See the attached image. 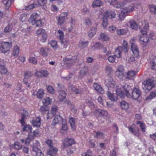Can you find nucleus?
<instances>
[{"label":"nucleus","mask_w":156,"mask_h":156,"mask_svg":"<svg viewBox=\"0 0 156 156\" xmlns=\"http://www.w3.org/2000/svg\"><path fill=\"white\" fill-rule=\"evenodd\" d=\"M105 83L108 88V91H114L120 98H124L126 95L129 96V91L130 87L127 84L122 86L121 85H117L115 81L112 77H109L106 80Z\"/></svg>","instance_id":"1"},{"label":"nucleus","mask_w":156,"mask_h":156,"mask_svg":"<svg viewBox=\"0 0 156 156\" xmlns=\"http://www.w3.org/2000/svg\"><path fill=\"white\" fill-rule=\"evenodd\" d=\"M123 0L121 2H118L117 4L120 5V6L117 8H120V12L119 16V19L120 20H123L127 15L133 12L135 9V4L133 3L128 6H125L128 3H126L123 5Z\"/></svg>","instance_id":"2"},{"label":"nucleus","mask_w":156,"mask_h":156,"mask_svg":"<svg viewBox=\"0 0 156 156\" xmlns=\"http://www.w3.org/2000/svg\"><path fill=\"white\" fill-rule=\"evenodd\" d=\"M142 23L143 27L141 30V35L139 37V40L140 43L144 46L148 42L149 40L147 35L149 25L148 23L146 21H144Z\"/></svg>","instance_id":"3"},{"label":"nucleus","mask_w":156,"mask_h":156,"mask_svg":"<svg viewBox=\"0 0 156 156\" xmlns=\"http://www.w3.org/2000/svg\"><path fill=\"white\" fill-rule=\"evenodd\" d=\"M18 112L21 115V118L20 120V122L23 127V131H26L29 134H30L32 130V128L30 125H25V119L26 116L28 115L27 112L24 109H21L18 111Z\"/></svg>","instance_id":"4"},{"label":"nucleus","mask_w":156,"mask_h":156,"mask_svg":"<svg viewBox=\"0 0 156 156\" xmlns=\"http://www.w3.org/2000/svg\"><path fill=\"white\" fill-rule=\"evenodd\" d=\"M12 46V44L8 42H2L0 43V51L2 53H5L9 51Z\"/></svg>","instance_id":"5"},{"label":"nucleus","mask_w":156,"mask_h":156,"mask_svg":"<svg viewBox=\"0 0 156 156\" xmlns=\"http://www.w3.org/2000/svg\"><path fill=\"white\" fill-rule=\"evenodd\" d=\"M57 37L60 40L61 44L64 48L66 47L68 42V40L64 39V33L62 30H59L56 33Z\"/></svg>","instance_id":"6"},{"label":"nucleus","mask_w":156,"mask_h":156,"mask_svg":"<svg viewBox=\"0 0 156 156\" xmlns=\"http://www.w3.org/2000/svg\"><path fill=\"white\" fill-rule=\"evenodd\" d=\"M67 12H62L56 18L58 24L61 25L63 24L65 21L68 18Z\"/></svg>","instance_id":"7"},{"label":"nucleus","mask_w":156,"mask_h":156,"mask_svg":"<svg viewBox=\"0 0 156 156\" xmlns=\"http://www.w3.org/2000/svg\"><path fill=\"white\" fill-rule=\"evenodd\" d=\"M39 146V142L37 141H35L32 146V150L35 153L37 156H44L41 150L38 149Z\"/></svg>","instance_id":"8"},{"label":"nucleus","mask_w":156,"mask_h":156,"mask_svg":"<svg viewBox=\"0 0 156 156\" xmlns=\"http://www.w3.org/2000/svg\"><path fill=\"white\" fill-rule=\"evenodd\" d=\"M128 86H129V85ZM129 87H131L130 86H129ZM130 91L132 92V98L134 99H137L141 95V93L140 90L139 89L136 88H135L132 91V90L131 89V87H130V90L129 91V96H128L126 95L125 96H127V97L129 98H130V97L131 95L129 93V92H130Z\"/></svg>","instance_id":"9"},{"label":"nucleus","mask_w":156,"mask_h":156,"mask_svg":"<svg viewBox=\"0 0 156 156\" xmlns=\"http://www.w3.org/2000/svg\"><path fill=\"white\" fill-rule=\"evenodd\" d=\"M154 86L153 82L150 79L144 81L142 83V87L144 90H150Z\"/></svg>","instance_id":"10"},{"label":"nucleus","mask_w":156,"mask_h":156,"mask_svg":"<svg viewBox=\"0 0 156 156\" xmlns=\"http://www.w3.org/2000/svg\"><path fill=\"white\" fill-rule=\"evenodd\" d=\"M124 68L123 66H119L115 72V76L120 79H122L124 76Z\"/></svg>","instance_id":"11"},{"label":"nucleus","mask_w":156,"mask_h":156,"mask_svg":"<svg viewBox=\"0 0 156 156\" xmlns=\"http://www.w3.org/2000/svg\"><path fill=\"white\" fill-rule=\"evenodd\" d=\"M129 130L135 136H140L139 129L134 124H132L129 127Z\"/></svg>","instance_id":"12"},{"label":"nucleus","mask_w":156,"mask_h":156,"mask_svg":"<svg viewBox=\"0 0 156 156\" xmlns=\"http://www.w3.org/2000/svg\"><path fill=\"white\" fill-rule=\"evenodd\" d=\"M114 91H108L107 93V95L109 99L111 101H116L118 99V98L117 95L118 96L117 93H113Z\"/></svg>","instance_id":"13"},{"label":"nucleus","mask_w":156,"mask_h":156,"mask_svg":"<svg viewBox=\"0 0 156 156\" xmlns=\"http://www.w3.org/2000/svg\"><path fill=\"white\" fill-rule=\"evenodd\" d=\"M131 50L133 55L136 58L140 56L139 51L136 44H132L131 47Z\"/></svg>","instance_id":"14"},{"label":"nucleus","mask_w":156,"mask_h":156,"mask_svg":"<svg viewBox=\"0 0 156 156\" xmlns=\"http://www.w3.org/2000/svg\"><path fill=\"white\" fill-rule=\"evenodd\" d=\"M48 74V71L45 70H41L37 71L35 73V76L38 78H41L43 77H46Z\"/></svg>","instance_id":"15"},{"label":"nucleus","mask_w":156,"mask_h":156,"mask_svg":"<svg viewBox=\"0 0 156 156\" xmlns=\"http://www.w3.org/2000/svg\"><path fill=\"white\" fill-rule=\"evenodd\" d=\"M137 73L133 70L128 71L126 73V79L130 80L133 79Z\"/></svg>","instance_id":"16"},{"label":"nucleus","mask_w":156,"mask_h":156,"mask_svg":"<svg viewBox=\"0 0 156 156\" xmlns=\"http://www.w3.org/2000/svg\"><path fill=\"white\" fill-rule=\"evenodd\" d=\"M103 15H105L107 19L108 18L112 19L115 18L116 14L114 12L112 11H107L104 12Z\"/></svg>","instance_id":"17"},{"label":"nucleus","mask_w":156,"mask_h":156,"mask_svg":"<svg viewBox=\"0 0 156 156\" xmlns=\"http://www.w3.org/2000/svg\"><path fill=\"white\" fill-rule=\"evenodd\" d=\"M75 142L74 140L73 139L68 138L66 139L63 143V149H65L67 146L74 144Z\"/></svg>","instance_id":"18"},{"label":"nucleus","mask_w":156,"mask_h":156,"mask_svg":"<svg viewBox=\"0 0 156 156\" xmlns=\"http://www.w3.org/2000/svg\"><path fill=\"white\" fill-rule=\"evenodd\" d=\"M58 111L57 107L55 105L52 106L51 108V113H48L47 115V118L48 119H51L54 115Z\"/></svg>","instance_id":"19"},{"label":"nucleus","mask_w":156,"mask_h":156,"mask_svg":"<svg viewBox=\"0 0 156 156\" xmlns=\"http://www.w3.org/2000/svg\"><path fill=\"white\" fill-rule=\"evenodd\" d=\"M68 127L67 125L66 119H63L62 120V125L60 130L61 132L63 134L67 133Z\"/></svg>","instance_id":"20"},{"label":"nucleus","mask_w":156,"mask_h":156,"mask_svg":"<svg viewBox=\"0 0 156 156\" xmlns=\"http://www.w3.org/2000/svg\"><path fill=\"white\" fill-rule=\"evenodd\" d=\"M39 15L36 13H33L30 17L29 20V22L31 23L32 25H34L35 23V22L39 17Z\"/></svg>","instance_id":"21"},{"label":"nucleus","mask_w":156,"mask_h":156,"mask_svg":"<svg viewBox=\"0 0 156 156\" xmlns=\"http://www.w3.org/2000/svg\"><path fill=\"white\" fill-rule=\"evenodd\" d=\"M123 51L122 47L121 46H119L115 49L114 55L117 58H119L121 57L122 52Z\"/></svg>","instance_id":"22"},{"label":"nucleus","mask_w":156,"mask_h":156,"mask_svg":"<svg viewBox=\"0 0 156 156\" xmlns=\"http://www.w3.org/2000/svg\"><path fill=\"white\" fill-rule=\"evenodd\" d=\"M58 151L57 148L51 147H50L49 150L47 152V154L50 156H54L56 154Z\"/></svg>","instance_id":"23"},{"label":"nucleus","mask_w":156,"mask_h":156,"mask_svg":"<svg viewBox=\"0 0 156 156\" xmlns=\"http://www.w3.org/2000/svg\"><path fill=\"white\" fill-rule=\"evenodd\" d=\"M94 87L95 90L100 94H103L104 93V91L101 86L97 83L94 84Z\"/></svg>","instance_id":"24"},{"label":"nucleus","mask_w":156,"mask_h":156,"mask_svg":"<svg viewBox=\"0 0 156 156\" xmlns=\"http://www.w3.org/2000/svg\"><path fill=\"white\" fill-rule=\"evenodd\" d=\"M32 124L34 126L36 127H39L41 124V119L40 117H37L33 119L32 120Z\"/></svg>","instance_id":"25"},{"label":"nucleus","mask_w":156,"mask_h":156,"mask_svg":"<svg viewBox=\"0 0 156 156\" xmlns=\"http://www.w3.org/2000/svg\"><path fill=\"white\" fill-rule=\"evenodd\" d=\"M131 28L133 30H136L138 29V25L136 21L133 20H130L128 22Z\"/></svg>","instance_id":"26"},{"label":"nucleus","mask_w":156,"mask_h":156,"mask_svg":"<svg viewBox=\"0 0 156 156\" xmlns=\"http://www.w3.org/2000/svg\"><path fill=\"white\" fill-rule=\"evenodd\" d=\"M63 119H62V117L59 115H56L52 121V125L54 126L56 124L58 123L59 122L61 121L62 122Z\"/></svg>","instance_id":"27"},{"label":"nucleus","mask_w":156,"mask_h":156,"mask_svg":"<svg viewBox=\"0 0 156 156\" xmlns=\"http://www.w3.org/2000/svg\"><path fill=\"white\" fill-rule=\"evenodd\" d=\"M33 139V137L31 136V134H29L27 138L25 140L23 139H21V141L22 143H25L26 145H28L30 144V141Z\"/></svg>","instance_id":"28"},{"label":"nucleus","mask_w":156,"mask_h":156,"mask_svg":"<svg viewBox=\"0 0 156 156\" xmlns=\"http://www.w3.org/2000/svg\"><path fill=\"white\" fill-rule=\"evenodd\" d=\"M105 2H109L111 5H112L114 7H118L120 5L117 4L119 1L117 0H104Z\"/></svg>","instance_id":"29"},{"label":"nucleus","mask_w":156,"mask_h":156,"mask_svg":"<svg viewBox=\"0 0 156 156\" xmlns=\"http://www.w3.org/2000/svg\"><path fill=\"white\" fill-rule=\"evenodd\" d=\"M116 32L118 35L122 36L126 35L129 32V30H128L122 29L117 30Z\"/></svg>","instance_id":"30"},{"label":"nucleus","mask_w":156,"mask_h":156,"mask_svg":"<svg viewBox=\"0 0 156 156\" xmlns=\"http://www.w3.org/2000/svg\"><path fill=\"white\" fill-rule=\"evenodd\" d=\"M150 65L152 69L156 70V57L154 56L150 59Z\"/></svg>","instance_id":"31"},{"label":"nucleus","mask_w":156,"mask_h":156,"mask_svg":"<svg viewBox=\"0 0 156 156\" xmlns=\"http://www.w3.org/2000/svg\"><path fill=\"white\" fill-rule=\"evenodd\" d=\"M100 38L103 41H108L110 40L109 36L104 33H101L100 34Z\"/></svg>","instance_id":"32"},{"label":"nucleus","mask_w":156,"mask_h":156,"mask_svg":"<svg viewBox=\"0 0 156 156\" xmlns=\"http://www.w3.org/2000/svg\"><path fill=\"white\" fill-rule=\"evenodd\" d=\"M52 99L49 97H47L42 100V102L45 106L51 104L52 102Z\"/></svg>","instance_id":"33"},{"label":"nucleus","mask_w":156,"mask_h":156,"mask_svg":"<svg viewBox=\"0 0 156 156\" xmlns=\"http://www.w3.org/2000/svg\"><path fill=\"white\" fill-rule=\"evenodd\" d=\"M102 23L101 24L102 27L104 29H106L108 25V19L106 18V16L104 15L102 18Z\"/></svg>","instance_id":"34"},{"label":"nucleus","mask_w":156,"mask_h":156,"mask_svg":"<svg viewBox=\"0 0 156 156\" xmlns=\"http://www.w3.org/2000/svg\"><path fill=\"white\" fill-rule=\"evenodd\" d=\"M10 147L11 148H14L16 150H19L21 148L22 145L19 142H15L14 144L10 145Z\"/></svg>","instance_id":"35"},{"label":"nucleus","mask_w":156,"mask_h":156,"mask_svg":"<svg viewBox=\"0 0 156 156\" xmlns=\"http://www.w3.org/2000/svg\"><path fill=\"white\" fill-rule=\"evenodd\" d=\"M122 49L123 51L125 53H126L128 51V43L126 40H123L122 44Z\"/></svg>","instance_id":"36"},{"label":"nucleus","mask_w":156,"mask_h":156,"mask_svg":"<svg viewBox=\"0 0 156 156\" xmlns=\"http://www.w3.org/2000/svg\"><path fill=\"white\" fill-rule=\"evenodd\" d=\"M96 27H92L90 29L88 32V35L90 37H93L96 33Z\"/></svg>","instance_id":"37"},{"label":"nucleus","mask_w":156,"mask_h":156,"mask_svg":"<svg viewBox=\"0 0 156 156\" xmlns=\"http://www.w3.org/2000/svg\"><path fill=\"white\" fill-rule=\"evenodd\" d=\"M66 96V94L65 92L63 90H61L59 93L58 99L60 101H63L64 100H65Z\"/></svg>","instance_id":"38"},{"label":"nucleus","mask_w":156,"mask_h":156,"mask_svg":"<svg viewBox=\"0 0 156 156\" xmlns=\"http://www.w3.org/2000/svg\"><path fill=\"white\" fill-rule=\"evenodd\" d=\"M19 51L20 49L18 46H16L14 47L12 55L15 58H16L18 56Z\"/></svg>","instance_id":"39"},{"label":"nucleus","mask_w":156,"mask_h":156,"mask_svg":"<svg viewBox=\"0 0 156 156\" xmlns=\"http://www.w3.org/2000/svg\"><path fill=\"white\" fill-rule=\"evenodd\" d=\"M44 94V91L43 89H39L37 92L36 95L38 98L41 99Z\"/></svg>","instance_id":"40"},{"label":"nucleus","mask_w":156,"mask_h":156,"mask_svg":"<svg viewBox=\"0 0 156 156\" xmlns=\"http://www.w3.org/2000/svg\"><path fill=\"white\" fill-rule=\"evenodd\" d=\"M69 122L72 129L74 130H75L76 128L75 119L73 118H71L69 119Z\"/></svg>","instance_id":"41"},{"label":"nucleus","mask_w":156,"mask_h":156,"mask_svg":"<svg viewBox=\"0 0 156 156\" xmlns=\"http://www.w3.org/2000/svg\"><path fill=\"white\" fill-rule=\"evenodd\" d=\"M120 105L122 108L125 110H127L129 108L128 103L126 101H124L121 102Z\"/></svg>","instance_id":"42"},{"label":"nucleus","mask_w":156,"mask_h":156,"mask_svg":"<svg viewBox=\"0 0 156 156\" xmlns=\"http://www.w3.org/2000/svg\"><path fill=\"white\" fill-rule=\"evenodd\" d=\"M49 44L50 45L52 48L54 49H56L58 48L57 44V42L56 41L54 40L51 41Z\"/></svg>","instance_id":"43"},{"label":"nucleus","mask_w":156,"mask_h":156,"mask_svg":"<svg viewBox=\"0 0 156 156\" xmlns=\"http://www.w3.org/2000/svg\"><path fill=\"white\" fill-rule=\"evenodd\" d=\"M103 2L100 0H96L94 1L92 4V6L93 7L97 6H100L102 5Z\"/></svg>","instance_id":"44"},{"label":"nucleus","mask_w":156,"mask_h":156,"mask_svg":"<svg viewBox=\"0 0 156 156\" xmlns=\"http://www.w3.org/2000/svg\"><path fill=\"white\" fill-rule=\"evenodd\" d=\"M69 90L73 93L77 94L80 93L81 91L77 89L73 85L70 86L69 87Z\"/></svg>","instance_id":"45"},{"label":"nucleus","mask_w":156,"mask_h":156,"mask_svg":"<svg viewBox=\"0 0 156 156\" xmlns=\"http://www.w3.org/2000/svg\"><path fill=\"white\" fill-rule=\"evenodd\" d=\"M105 70L106 73L108 75H110L111 73L113 72V70L112 66L109 65L106 66Z\"/></svg>","instance_id":"46"},{"label":"nucleus","mask_w":156,"mask_h":156,"mask_svg":"<svg viewBox=\"0 0 156 156\" xmlns=\"http://www.w3.org/2000/svg\"><path fill=\"white\" fill-rule=\"evenodd\" d=\"M88 71V69L87 67H84L80 71V77L82 78L85 76Z\"/></svg>","instance_id":"47"},{"label":"nucleus","mask_w":156,"mask_h":156,"mask_svg":"<svg viewBox=\"0 0 156 156\" xmlns=\"http://www.w3.org/2000/svg\"><path fill=\"white\" fill-rule=\"evenodd\" d=\"M74 61V59L73 58H72L70 57L66 58H64L63 60V61L64 63L67 64H72Z\"/></svg>","instance_id":"48"},{"label":"nucleus","mask_w":156,"mask_h":156,"mask_svg":"<svg viewBox=\"0 0 156 156\" xmlns=\"http://www.w3.org/2000/svg\"><path fill=\"white\" fill-rule=\"evenodd\" d=\"M136 124L139 125L140 128L142 132H145L146 131V126L144 123L142 122L138 121L136 122Z\"/></svg>","instance_id":"49"},{"label":"nucleus","mask_w":156,"mask_h":156,"mask_svg":"<svg viewBox=\"0 0 156 156\" xmlns=\"http://www.w3.org/2000/svg\"><path fill=\"white\" fill-rule=\"evenodd\" d=\"M41 35V36L40 40L43 43L45 42L47 40V35L46 31L44 32H43Z\"/></svg>","instance_id":"50"},{"label":"nucleus","mask_w":156,"mask_h":156,"mask_svg":"<svg viewBox=\"0 0 156 156\" xmlns=\"http://www.w3.org/2000/svg\"><path fill=\"white\" fill-rule=\"evenodd\" d=\"M150 11L153 14H156V5H149Z\"/></svg>","instance_id":"51"},{"label":"nucleus","mask_w":156,"mask_h":156,"mask_svg":"<svg viewBox=\"0 0 156 156\" xmlns=\"http://www.w3.org/2000/svg\"><path fill=\"white\" fill-rule=\"evenodd\" d=\"M13 28L12 24H9L5 27L4 31L5 33H9L10 32Z\"/></svg>","instance_id":"52"},{"label":"nucleus","mask_w":156,"mask_h":156,"mask_svg":"<svg viewBox=\"0 0 156 156\" xmlns=\"http://www.w3.org/2000/svg\"><path fill=\"white\" fill-rule=\"evenodd\" d=\"M7 70L5 67L2 65L0 62V73L1 74H6L7 73Z\"/></svg>","instance_id":"53"},{"label":"nucleus","mask_w":156,"mask_h":156,"mask_svg":"<svg viewBox=\"0 0 156 156\" xmlns=\"http://www.w3.org/2000/svg\"><path fill=\"white\" fill-rule=\"evenodd\" d=\"M76 22L75 18L71 17L70 20V23H71V27L69 28L68 30L69 32H71L73 29V26H74Z\"/></svg>","instance_id":"54"},{"label":"nucleus","mask_w":156,"mask_h":156,"mask_svg":"<svg viewBox=\"0 0 156 156\" xmlns=\"http://www.w3.org/2000/svg\"><path fill=\"white\" fill-rule=\"evenodd\" d=\"M12 0H3V3L6 6L7 9L11 5Z\"/></svg>","instance_id":"55"},{"label":"nucleus","mask_w":156,"mask_h":156,"mask_svg":"<svg viewBox=\"0 0 156 156\" xmlns=\"http://www.w3.org/2000/svg\"><path fill=\"white\" fill-rule=\"evenodd\" d=\"M88 42L87 41H81L79 42V46L80 48H83L86 47L88 45Z\"/></svg>","instance_id":"56"},{"label":"nucleus","mask_w":156,"mask_h":156,"mask_svg":"<svg viewBox=\"0 0 156 156\" xmlns=\"http://www.w3.org/2000/svg\"><path fill=\"white\" fill-rule=\"evenodd\" d=\"M29 61L30 63L33 64H36L37 63V59L34 57H30L29 58Z\"/></svg>","instance_id":"57"},{"label":"nucleus","mask_w":156,"mask_h":156,"mask_svg":"<svg viewBox=\"0 0 156 156\" xmlns=\"http://www.w3.org/2000/svg\"><path fill=\"white\" fill-rule=\"evenodd\" d=\"M48 91L50 94H54V90L53 88L51 86H48L47 87Z\"/></svg>","instance_id":"58"},{"label":"nucleus","mask_w":156,"mask_h":156,"mask_svg":"<svg viewBox=\"0 0 156 156\" xmlns=\"http://www.w3.org/2000/svg\"><path fill=\"white\" fill-rule=\"evenodd\" d=\"M116 57L114 55H111L108 57V59L110 62L113 63L115 62Z\"/></svg>","instance_id":"59"},{"label":"nucleus","mask_w":156,"mask_h":156,"mask_svg":"<svg viewBox=\"0 0 156 156\" xmlns=\"http://www.w3.org/2000/svg\"><path fill=\"white\" fill-rule=\"evenodd\" d=\"M40 52L43 56L46 57L48 55V53L45 51L43 48H41L40 49Z\"/></svg>","instance_id":"60"},{"label":"nucleus","mask_w":156,"mask_h":156,"mask_svg":"<svg viewBox=\"0 0 156 156\" xmlns=\"http://www.w3.org/2000/svg\"><path fill=\"white\" fill-rule=\"evenodd\" d=\"M27 20V16L26 15L22 14L21 15L20 18V20L23 23L25 21Z\"/></svg>","instance_id":"61"},{"label":"nucleus","mask_w":156,"mask_h":156,"mask_svg":"<svg viewBox=\"0 0 156 156\" xmlns=\"http://www.w3.org/2000/svg\"><path fill=\"white\" fill-rule=\"evenodd\" d=\"M103 133L100 132H98L96 133L95 136L98 138H102L104 137Z\"/></svg>","instance_id":"62"},{"label":"nucleus","mask_w":156,"mask_h":156,"mask_svg":"<svg viewBox=\"0 0 156 156\" xmlns=\"http://www.w3.org/2000/svg\"><path fill=\"white\" fill-rule=\"evenodd\" d=\"M32 75V74L30 71L25 72L24 74V78L28 79Z\"/></svg>","instance_id":"63"},{"label":"nucleus","mask_w":156,"mask_h":156,"mask_svg":"<svg viewBox=\"0 0 156 156\" xmlns=\"http://www.w3.org/2000/svg\"><path fill=\"white\" fill-rule=\"evenodd\" d=\"M92 151L90 150H88L87 151L84 152L82 154V156H92Z\"/></svg>","instance_id":"64"}]
</instances>
